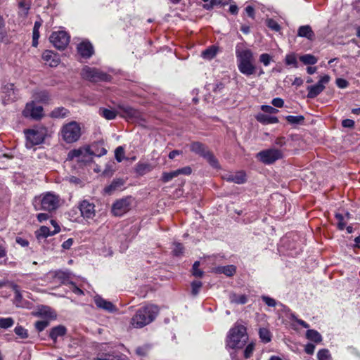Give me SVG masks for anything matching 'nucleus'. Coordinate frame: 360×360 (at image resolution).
Returning <instances> with one entry per match:
<instances>
[{
	"label": "nucleus",
	"mask_w": 360,
	"mask_h": 360,
	"mask_svg": "<svg viewBox=\"0 0 360 360\" xmlns=\"http://www.w3.org/2000/svg\"><path fill=\"white\" fill-rule=\"evenodd\" d=\"M236 56L237 66L240 73L248 77L255 73L256 66L254 64V56L250 49L244 47L242 44H237Z\"/></svg>",
	"instance_id": "1"
},
{
	"label": "nucleus",
	"mask_w": 360,
	"mask_h": 360,
	"mask_svg": "<svg viewBox=\"0 0 360 360\" xmlns=\"http://www.w3.org/2000/svg\"><path fill=\"white\" fill-rule=\"evenodd\" d=\"M61 202V198L58 194L53 191H47L35 196L32 200V205L35 210L52 213L60 207Z\"/></svg>",
	"instance_id": "2"
},
{
	"label": "nucleus",
	"mask_w": 360,
	"mask_h": 360,
	"mask_svg": "<svg viewBox=\"0 0 360 360\" xmlns=\"http://www.w3.org/2000/svg\"><path fill=\"white\" fill-rule=\"evenodd\" d=\"M158 314L155 305H147L139 309L131 319V324L136 328H141L151 323Z\"/></svg>",
	"instance_id": "3"
},
{
	"label": "nucleus",
	"mask_w": 360,
	"mask_h": 360,
	"mask_svg": "<svg viewBox=\"0 0 360 360\" xmlns=\"http://www.w3.org/2000/svg\"><path fill=\"white\" fill-rule=\"evenodd\" d=\"M248 340L246 328L240 324H236L230 329L226 340V347L236 349L242 348Z\"/></svg>",
	"instance_id": "4"
},
{
	"label": "nucleus",
	"mask_w": 360,
	"mask_h": 360,
	"mask_svg": "<svg viewBox=\"0 0 360 360\" xmlns=\"http://www.w3.org/2000/svg\"><path fill=\"white\" fill-rule=\"evenodd\" d=\"M60 134L61 139L66 143H73L77 142L82 136L80 124L76 121H71L63 124L60 129Z\"/></svg>",
	"instance_id": "5"
},
{
	"label": "nucleus",
	"mask_w": 360,
	"mask_h": 360,
	"mask_svg": "<svg viewBox=\"0 0 360 360\" xmlns=\"http://www.w3.org/2000/svg\"><path fill=\"white\" fill-rule=\"evenodd\" d=\"M190 150L205 158L213 168L219 169L220 167L219 163L213 153L204 143L199 141H193L190 144Z\"/></svg>",
	"instance_id": "6"
},
{
	"label": "nucleus",
	"mask_w": 360,
	"mask_h": 360,
	"mask_svg": "<svg viewBox=\"0 0 360 360\" xmlns=\"http://www.w3.org/2000/svg\"><path fill=\"white\" fill-rule=\"evenodd\" d=\"M82 78L91 82H98L102 81H109L111 78L110 75L101 71L96 68L84 66L81 72Z\"/></svg>",
	"instance_id": "7"
},
{
	"label": "nucleus",
	"mask_w": 360,
	"mask_h": 360,
	"mask_svg": "<svg viewBox=\"0 0 360 360\" xmlns=\"http://www.w3.org/2000/svg\"><path fill=\"white\" fill-rule=\"evenodd\" d=\"M133 202L134 198L131 196H126L116 200L112 206L113 215L121 217L129 212L131 208Z\"/></svg>",
	"instance_id": "8"
},
{
	"label": "nucleus",
	"mask_w": 360,
	"mask_h": 360,
	"mask_svg": "<svg viewBox=\"0 0 360 360\" xmlns=\"http://www.w3.org/2000/svg\"><path fill=\"white\" fill-rule=\"evenodd\" d=\"M259 160L266 164L270 165L283 158V153L281 150L270 148L260 151L257 155Z\"/></svg>",
	"instance_id": "9"
},
{
	"label": "nucleus",
	"mask_w": 360,
	"mask_h": 360,
	"mask_svg": "<svg viewBox=\"0 0 360 360\" xmlns=\"http://www.w3.org/2000/svg\"><path fill=\"white\" fill-rule=\"evenodd\" d=\"M70 35L65 31L53 32L50 36V41L54 47L63 50L70 42Z\"/></svg>",
	"instance_id": "10"
},
{
	"label": "nucleus",
	"mask_w": 360,
	"mask_h": 360,
	"mask_svg": "<svg viewBox=\"0 0 360 360\" xmlns=\"http://www.w3.org/2000/svg\"><path fill=\"white\" fill-rule=\"evenodd\" d=\"M26 137V148H32L34 146L41 143L44 140V134L41 131L27 129L25 131Z\"/></svg>",
	"instance_id": "11"
},
{
	"label": "nucleus",
	"mask_w": 360,
	"mask_h": 360,
	"mask_svg": "<svg viewBox=\"0 0 360 360\" xmlns=\"http://www.w3.org/2000/svg\"><path fill=\"white\" fill-rule=\"evenodd\" d=\"M44 109L42 106L36 105L35 102L27 103L25 109L22 110V115L25 117H30L33 120H40L43 116Z\"/></svg>",
	"instance_id": "12"
},
{
	"label": "nucleus",
	"mask_w": 360,
	"mask_h": 360,
	"mask_svg": "<svg viewBox=\"0 0 360 360\" xmlns=\"http://www.w3.org/2000/svg\"><path fill=\"white\" fill-rule=\"evenodd\" d=\"M330 79V76L325 75L320 78L316 84L307 86V98H314L319 96L325 89V84H327Z\"/></svg>",
	"instance_id": "13"
},
{
	"label": "nucleus",
	"mask_w": 360,
	"mask_h": 360,
	"mask_svg": "<svg viewBox=\"0 0 360 360\" xmlns=\"http://www.w3.org/2000/svg\"><path fill=\"white\" fill-rule=\"evenodd\" d=\"M18 90L14 88V84H6L2 88V100L4 105L15 101L18 99Z\"/></svg>",
	"instance_id": "14"
},
{
	"label": "nucleus",
	"mask_w": 360,
	"mask_h": 360,
	"mask_svg": "<svg viewBox=\"0 0 360 360\" xmlns=\"http://www.w3.org/2000/svg\"><path fill=\"white\" fill-rule=\"evenodd\" d=\"M78 207L84 219H93L96 216L95 205L87 200L81 201Z\"/></svg>",
	"instance_id": "15"
},
{
	"label": "nucleus",
	"mask_w": 360,
	"mask_h": 360,
	"mask_svg": "<svg viewBox=\"0 0 360 360\" xmlns=\"http://www.w3.org/2000/svg\"><path fill=\"white\" fill-rule=\"evenodd\" d=\"M118 108L120 110V116L128 120H136L141 118V112L130 106L124 105H119Z\"/></svg>",
	"instance_id": "16"
},
{
	"label": "nucleus",
	"mask_w": 360,
	"mask_h": 360,
	"mask_svg": "<svg viewBox=\"0 0 360 360\" xmlns=\"http://www.w3.org/2000/svg\"><path fill=\"white\" fill-rule=\"evenodd\" d=\"M191 172L192 169L190 167H184L170 172H163L161 176V181L164 183H167L180 174L188 175L191 174Z\"/></svg>",
	"instance_id": "17"
},
{
	"label": "nucleus",
	"mask_w": 360,
	"mask_h": 360,
	"mask_svg": "<svg viewBox=\"0 0 360 360\" xmlns=\"http://www.w3.org/2000/svg\"><path fill=\"white\" fill-rule=\"evenodd\" d=\"M77 52L84 58H89L94 54V47L88 41H83L77 45Z\"/></svg>",
	"instance_id": "18"
},
{
	"label": "nucleus",
	"mask_w": 360,
	"mask_h": 360,
	"mask_svg": "<svg viewBox=\"0 0 360 360\" xmlns=\"http://www.w3.org/2000/svg\"><path fill=\"white\" fill-rule=\"evenodd\" d=\"M94 302L96 305L102 309L108 312H113L116 311V307L110 301H108L99 295L94 297Z\"/></svg>",
	"instance_id": "19"
},
{
	"label": "nucleus",
	"mask_w": 360,
	"mask_h": 360,
	"mask_svg": "<svg viewBox=\"0 0 360 360\" xmlns=\"http://www.w3.org/2000/svg\"><path fill=\"white\" fill-rule=\"evenodd\" d=\"M86 153H87V155L91 156V158L94 156L101 157L107 153V150L101 144L95 143L91 146L86 147Z\"/></svg>",
	"instance_id": "20"
},
{
	"label": "nucleus",
	"mask_w": 360,
	"mask_h": 360,
	"mask_svg": "<svg viewBox=\"0 0 360 360\" xmlns=\"http://www.w3.org/2000/svg\"><path fill=\"white\" fill-rule=\"evenodd\" d=\"M42 58L46 63H48L51 67H56L59 63V59L57 56L49 50H46L43 52Z\"/></svg>",
	"instance_id": "21"
},
{
	"label": "nucleus",
	"mask_w": 360,
	"mask_h": 360,
	"mask_svg": "<svg viewBox=\"0 0 360 360\" xmlns=\"http://www.w3.org/2000/svg\"><path fill=\"white\" fill-rule=\"evenodd\" d=\"M154 167L148 162H139L135 166V172L139 176H143L144 174L151 172Z\"/></svg>",
	"instance_id": "22"
},
{
	"label": "nucleus",
	"mask_w": 360,
	"mask_h": 360,
	"mask_svg": "<svg viewBox=\"0 0 360 360\" xmlns=\"http://www.w3.org/2000/svg\"><path fill=\"white\" fill-rule=\"evenodd\" d=\"M297 36L300 37H305L309 40H313L315 34L311 27L309 25H302L298 28Z\"/></svg>",
	"instance_id": "23"
},
{
	"label": "nucleus",
	"mask_w": 360,
	"mask_h": 360,
	"mask_svg": "<svg viewBox=\"0 0 360 360\" xmlns=\"http://www.w3.org/2000/svg\"><path fill=\"white\" fill-rule=\"evenodd\" d=\"M217 274H224L227 276H232L236 272V266L234 265L219 266L214 269Z\"/></svg>",
	"instance_id": "24"
},
{
	"label": "nucleus",
	"mask_w": 360,
	"mask_h": 360,
	"mask_svg": "<svg viewBox=\"0 0 360 360\" xmlns=\"http://www.w3.org/2000/svg\"><path fill=\"white\" fill-rule=\"evenodd\" d=\"M225 179L227 181L241 184L245 181V174L240 171L235 174H229L226 176Z\"/></svg>",
	"instance_id": "25"
},
{
	"label": "nucleus",
	"mask_w": 360,
	"mask_h": 360,
	"mask_svg": "<svg viewBox=\"0 0 360 360\" xmlns=\"http://www.w3.org/2000/svg\"><path fill=\"white\" fill-rule=\"evenodd\" d=\"M66 328L63 326L59 325L53 327L51 330L49 337L53 340L54 342H56L57 338L58 337L64 336L66 334Z\"/></svg>",
	"instance_id": "26"
},
{
	"label": "nucleus",
	"mask_w": 360,
	"mask_h": 360,
	"mask_svg": "<svg viewBox=\"0 0 360 360\" xmlns=\"http://www.w3.org/2000/svg\"><path fill=\"white\" fill-rule=\"evenodd\" d=\"M87 153H86V148L74 149L70 150L68 155V159L72 160L74 158H79L80 160L84 161L87 157Z\"/></svg>",
	"instance_id": "27"
},
{
	"label": "nucleus",
	"mask_w": 360,
	"mask_h": 360,
	"mask_svg": "<svg viewBox=\"0 0 360 360\" xmlns=\"http://www.w3.org/2000/svg\"><path fill=\"white\" fill-rule=\"evenodd\" d=\"M11 288L15 293V296H14V299H13V304L17 307H23L24 304H23L22 295L20 290L19 286L17 285L16 284H12Z\"/></svg>",
	"instance_id": "28"
},
{
	"label": "nucleus",
	"mask_w": 360,
	"mask_h": 360,
	"mask_svg": "<svg viewBox=\"0 0 360 360\" xmlns=\"http://www.w3.org/2000/svg\"><path fill=\"white\" fill-rule=\"evenodd\" d=\"M257 120L263 124H276L278 122V119L274 116H269L265 114L259 113L256 116Z\"/></svg>",
	"instance_id": "29"
},
{
	"label": "nucleus",
	"mask_w": 360,
	"mask_h": 360,
	"mask_svg": "<svg viewBox=\"0 0 360 360\" xmlns=\"http://www.w3.org/2000/svg\"><path fill=\"white\" fill-rule=\"evenodd\" d=\"M70 112L68 109L63 107H58L53 109L50 114L52 118L60 119L68 116Z\"/></svg>",
	"instance_id": "30"
},
{
	"label": "nucleus",
	"mask_w": 360,
	"mask_h": 360,
	"mask_svg": "<svg viewBox=\"0 0 360 360\" xmlns=\"http://www.w3.org/2000/svg\"><path fill=\"white\" fill-rule=\"evenodd\" d=\"M33 98L37 102L46 103L50 100V95L46 91H38L34 93Z\"/></svg>",
	"instance_id": "31"
},
{
	"label": "nucleus",
	"mask_w": 360,
	"mask_h": 360,
	"mask_svg": "<svg viewBox=\"0 0 360 360\" xmlns=\"http://www.w3.org/2000/svg\"><path fill=\"white\" fill-rule=\"evenodd\" d=\"M218 47L216 46H209L207 49H206L202 52L201 56L204 59L212 60L216 56L218 52Z\"/></svg>",
	"instance_id": "32"
},
{
	"label": "nucleus",
	"mask_w": 360,
	"mask_h": 360,
	"mask_svg": "<svg viewBox=\"0 0 360 360\" xmlns=\"http://www.w3.org/2000/svg\"><path fill=\"white\" fill-rule=\"evenodd\" d=\"M306 338L315 343H320L323 338L321 335L316 330L309 329L306 332Z\"/></svg>",
	"instance_id": "33"
},
{
	"label": "nucleus",
	"mask_w": 360,
	"mask_h": 360,
	"mask_svg": "<svg viewBox=\"0 0 360 360\" xmlns=\"http://www.w3.org/2000/svg\"><path fill=\"white\" fill-rule=\"evenodd\" d=\"M98 113L101 116H102L103 117L108 120H112L115 119L117 115V112L115 110L105 108H100Z\"/></svg>",
	"instance_id": "34"
},
{
	"label": "nucleus",
	"mask_w": 360,
	"mask_h": 360,
	"mask_svg": "<svg viewBox=\"0 0 360 360\" xmlns=\"http://www.w3.org/2000/svg\"><path fill=\"white\" fill-rule=\"evenodd\" d=\"M41 26V21H36L33 27L32 32V46L37 47L38 45V39L39 38V28Z\"/></svg>",
	"instance_id": "35"
},
{
	"label": "nucleus",
	"mask_w": 360,
	"mask_h": 360,
	"mask_svg": "<svg viewBox=\"0 0 360 360\" xmlns=\"http://www.w3.org/2000/svg\"><path fill=\"white\" fill-rule=\"evenodd\" d=\"M19 14L26 17L30 8V3L26 0H20L18 2Z\"/></svg>",
	"instance_id": "36"
},
{
	"label": "nucleus",
	"mask_w": 360,
	"mask_h": 360,
	"mask_svg": "<svg viewBox=\"0 0 360 360\" xmlns=\"http://www.w3.org/2000/svg\"><path fill=\"white\" fill-rule=\"evenodd\" d=\"M124 185V181L122 179H117L112 181V182L105 188V191L107 193H111L117 188Z\"/></svg>",
	"instance_id": "37"
},
{
	"label": "nucleus",
	"mask_w": 360,
	"mask_h": 360,
	"mask_svg": "<svg viewBox=\"0 0 360 360\" xmlns=\"http://www.w3.org/2000/svg\"><path fill=\"white\" fill-rule=\"evenodd\" d=\"M300 60L304 65H314L318 61V59L311 54L302 55L300 57Z\"/></svg>",
	"instance_id": "38"
},
{
	"label": "nucleus",
	"mask_w": 360,
	"mask_h": 360,
	"mask_svg": "<svg viewBox=\"0 0 360 360\" xmlns=\"http://www.w3.org/2000/svg\"><path fill=\"white\" fill-rule=\"evenodd\" d=\"M259 335L262 341L264 343H268L271 340V333L267 328H260L259 330Z\"/></svg>",
	"instance_id": "39"
},
{
	"label": "nucleus",
	"mask_w": 360,
	"mask_h": 360,
	"mask_svg": "<svg viewBox=\"0 0 360 360\" xmlns=\"http://www.w3.org/2000/svg\"><path fill=\"white\" fill-rule=\"evenodd\" d=\"M55 235L53 233V231L50 230V229L47 226H42L37 232V236L38 238H47L51 236Z\"/></svg>",
	"instance_id": "40"
},
{
	"label": "nucleus",
	"mask_w": 360,
	"mask_h": 360,
	"mask_svg": "<svg viewBox=\"0 0 360 360\" xmlns=\"http://www.w3.org/2000/svg\"><path fill=\"white\" fill-rule=\"evenodd\" d=\"M319 360H332L331 354L328 349H321L317 353Z\"/></svg>",
	"instance_id": "41"
},
{
	"label": "nucleus",
	"mask_w": 360,
	"mask_h": 360,
	"mask_svg": "<svg viewBox=\"0 0 360 360\" xmlns=\"http://www.w3.org/2000/svg\"><path fill=\"white\" fill-rule=\"evenodd\" d=\"M14 324V320L11 317L1 318L0 319V328L7 329L11 328Z\"/></svg>",
	"instance_id": "42"
},
{
	"label": "nucleus",
	"mask_w": 360,
	"mask_h": 360,
	"mask_svg": "<svg viewBox=\"0 0 360 360\" xmlns=\"http://www.w3.org/2000/svg\"><path fill=\"white\" fill-rule=\"evenodd\" d=\"M285 120L292 124H297L304 122V117L302 115H288L285 117Z\"/></svg>",
	"instance_id": "43"
},
{
	"label": "nucleus",
	"mask_w": 360,
	"mask_h": 360,
	"mask_svg": "<svg viewBox=\"0 0 360 360\" xmlns=\"http://www.w3.org/2000/svg\"><path fill=\"white\" fill-rule=\"evenodd\" d=\"M39 314L41 316L54 318L56 317V314L51 310V309L49 307H43L39 311Z\"/></svg>",
	"instance_id": "44"
},
{
	"label": "nucleus",
	"mask_w": 360,
	"mask_h": 360,
	"mask_svg": "<svg viewBox=\"0 0 360 360\" xmlns=\"http://www.w3.org/2000/svg\"><path fill=\"white\" fill-rule=\"evenodd\" d=\"M14 332L20 338L25 339L28 337L27 330L21 326H17L14 329Z\"/></svg>",
	"instance_id": "45"
},
{
	"label": "nucleus",
	"mask_w": 360,
	"mask_h": 360,
	"mask_svg": "<svg viewBox=\"0 0 360 360\" xmlns=\"http://www.w3.org/2000/svg\"><path fill=\"white\" fill-rule=\"evenodd\" d=\"M202 283L199 281H194L191 283V293L193 295L196 296L200 288H202Z\"/></svg>",
	"instance_id": "46"
},
{
	"label": "nucleus",
	"mask_w": 360,
	"mask_h": 360,
	"mask_svg": "<svg viewBox=\"0 0 360 360\" xmlns=\"http://www.w3.org/2000/svg\"><path fill=\"white\" fill-rule=\"evenodd\" d=\"M285 61L287 65H292L295 68H297V60L294 53L286 55Z\"/></svg>",
	"instance_id": "47"
},
{
	"label": "nucleus",
	"mask_w": 360,
	"mask_h": 360,
	"mask_svg": "<svg viewBox=\"0 0 360 360\" xmlns=\"http://www.w3.org/2000/svg\"><path fill=\"white\" fill-rule=\"evenodd\" d=\"M267 27L275 32H278L281 30L279 24L274 19H268L266 20Z\"/></svg>",
	"instance_id": "48"
},
{
	"label": "nucleus",
	"mask_w": 360,
	"mask_h": 360,
	"mask_svg": "<svg viewBox=\"0 0 360 360\" xmlns=\"http://www.w3.org/2000/svg\"><path fill=\"white\" fill-rule=\"evenodd\" d=\"M200 262L196 261L194 262L192 270L193 275L195 277L201 278L203 276V271L199 269Z\"/></svg>",
	"instance_id": "49"
},
{
	"label": "nucleus",
	"mask_w": 360,
	"mask_h": 360,
	"mask_svg": "<svg viewBox=\"0 0 360 360\" xmlns=\"http://www.w3.org/2000/svg\"><path fill=\"white\" fill-rule=\"evenodd\" d=\"M49 325V321H37L34 323L35 328L38 332L43 331Z\"/></svg>",
	"instance_id": "50"
},
{
	"label": "nucleus",
	"mask_w": 360,
	"mask_h": 360,
	"mask_svg": "<svg viewBox=\"0 0 360 360\" xmlns=\"http://www.w3.org/2000/svg\"><path fill=\"white\" fill-rule=\"evenodd\" d=\"M184 248L181 243H174V249H173V253L176 256H180L184 252Z\"/></svg>",
	"instance_id": "51"
},
{
	"label": "nucleus",
	"mask_w": 360,
	"mask_h": 360,
	"mask_svg": "<svg viewBox=\"0 0 360 360\" xmlns=\"http://www.w3.org/2000/svg\"><path fill=\"white\" fill-rule=\"evenodd\" d=\"M124 153V149L122 146H119L115 149V157L118 162H121L122 161Z\"/></svg>",
	"instance_id": "52"
},
{
	"label": "nucleus",
	"mask_w": 360,
	"mask_h": 360,
	"mask_svg": "<svg viewBox=\"0 0 360 360\" xmlns=\"http://www.w3.org/2000/svg\"><path fill=\"white\" fill-rule=\"evenodd\" d=\"M255 345L253 343H250L247 345L244 350V356L245 359H249L253 354Z\"/></svg>",
	"instance_id": "53"
},
{
	"label": "nucleus",
	"mask_w": 360,
	"mask_h": 360,
	"mask_svg": "<svg viewBox=\"0 0 360 360\" xmlns=\"http://www.w3.org/2000/svg\"><path fill=\"white\" fill-rule=\"evenodd\" d=\"M271 60V57L268 53H262L259 56V61L265 66H268Z\"/></svg>",
	"instance_id": "54"
},
{
	"label": "nucleus",
	"mask_w": 360,
	"mask_h": 360,
	"mask_svg": "<svg viewBox=\"0 0 360 360\" xmlns=\"http://www.w3.org/2000/svg\"><path fill=\"white\" fill-rule=\"evenodd\" d=\"M261 109L264 112L269 113V114H276L278 112V110L277 109H276L275 108H274L271 105H262Z\"/></svg>",
	"instance_id": "55"
},
{
	"label": "nucleus",
	"mask_w": 360,
	"mask_h": 360,
	"mask_svg": "<svg viewBox=\"0 0 360 360\" xmlns=\"http://www.w3.org/2000/svg\"><path fill=\"white\" fill-rule=\"evenodd\" d=\"M335 218L338 220V227L340 230H343L345 228V223L344 222V217L341 214H336Z\"/></svg>",
	"instance_id": "56"
},
{
	"label": "nucleus",
	"mask_w": 360,
	"mask_h": 360,
	"mask_svg": "<svg viewBox=\"0 0 360 360\" xmlns=\"http://www.w3.org/2000/svg\"><path fill=\"white\" fill-rule=\"evenodd\" d=\"M262 299L265 302V304L269 307H275L276 305V300L271 297L263 295Z\"/></svg>",
	"instance_id": "57"
},
{
	"label": "nucleus",
	"mask_w": 360,
	"mask_h": 360,
	"mask_svg": "<svg viewBox=\"0 0 360 360\" xmlns=\"http://www.w3.org/2000/svg\"><path fill=\"white\" fill-rule=\"evenodd\" d=\"M336 84L339 88L345 89L348 86L349 82L345 79L338 78L336 79Z\"/></svg>",
	"instance_id": "58"
},
{
	"label": "nucleus",
	"mask_w": 360,
	"mask_h": 360,
	"mask_svg": "<svg viewBox=\"0 0 360 360\" xmlns=\"http://www.w3.org/2000/svg\"><path fill=\"white\" fill-rule=\"evenodd\" d=\"M271 104L276 108H282L284 105V101L281 98H275L271 101Z\"/></svg>",
	"instance_id": "59"
},
{
	"label": "nucleus",
	"mask_w": 360,
	"mask_h": 360,
	"mask_svg": "<svg viewBox=\"0 0 360 360\" xmlns=\"http://www.w3.org/2000/svg\"><path fill=\"white\" fill-rule=\"evenodd\" d=\"M114 162H110L106 165L105 169L103 171V174L105 176L112 175L113 171Z\"/></svg>",
	"instance_id": "60"
},
{
	"label": "nucleus",
	"mask_w": 360,
	"mask_h": 360,
	"mask_svg": "<svg viewBox=\"0 0 360 360\" xmlns=\"http://www.w3.org/2000/svg\"><path fill=\"white\" fill-rule=\"evenodd\" d=\"M315 350V345L311 343H307L304 347V352L308 354H313Z\"/></svg>",
	"instance_id": "61"
},
{
	"label": "nucleus",
	"mask_w": 360,
	"mask_h": 360,
	"mask_svg": "<svg viewBox=\"0 0 360 360\" xmlns=\"http://www.w3.org/2000/svg\"><path fill=\"white\" fill-rule=\"evenodd\" d=\"M15 242L22 247H27L29 245V241L21 237H16Z\"/></svg>",
	"instance_id": "62"
},
{
	"label": "nucleus",
	"mask_w": 360,
	"mask_h": 360,
	"mask_svg": "<svg viewBox=\"0 0 360 360\" xmlns=\"http://www.w3.org/2000/svg\"><path fill=\"white\" fill-rule=\"evenodd\" d=\"M342 125L346 128H352L354 126V122L350 119H345L342 120Z\"/></svg>",
	"instance_id": "63"
},
{
	"label": "nucleus",
	"mask_w": 360,
	"mask_h": 360,
	"mask_svg": "<svg viewBox=\"0 0 360 360\" xmlns=\"http://www.w3.org/2000/svg\"><path fill=\"white\" fill-rule=\"evenodd\" d=\"M50 217L49 212L48 213H39L37 215V219L39 222H43L46 221Z\"/></svg>",
	"instance_id": "64"
}]
</instances>
